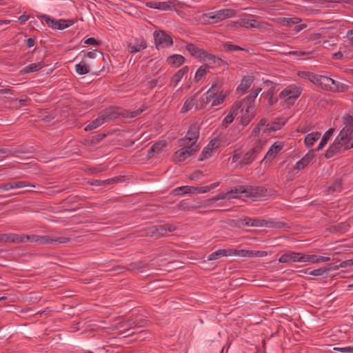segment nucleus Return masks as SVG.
Returning a JSON list of instances; mask_svg holds the SVG:
<instances>
[{"label":"nucleus","mask_w":353,"mask_h":353,"mask_svg":"<svg viewBox=\"0 0 353 353\" xmlns=\"http://www.w3.org/2000/svg\"><path fill=\"white\" fill-rule=\"evenodd\" d=\"M145 110V108H139L134 111L124 110L121 111L119 108L114 107H110L106 108L99 113L101 118L103 119V123L111 121L119 116L124 118H134L137 117Z\"/></svg>","instance_id":"nucleus-1"},{"label":"nucleus","mask_w":353,"mask_h":353,"mask_svg":"<svg viewBox=\"0 0 353 353\" xmlns=\"http://www.w3.org/2000/svg\"><path fill=\"white\" fill-rule=\"evenodd\" d=\"M253 96H247L242 101L236 103L230 110L228 114L223 119L222 121V126L225 128L233 121L234 118L238 114L239 112H243L244 108L247 109L250 107Z\"/></svg>","instance_id":"nucleus-2"},{"label":"nucleus","mask_w":353,"mask_h":353,"mask_svg":"<svg viewBox=\"0 0 353 353\" xmlns=\"http://www.w3.org/2000/svg\"><path fill=\"white\" fill-rule=\"evenodd\" d=\"M267 192L263 188L258 186L251 185H239L231 188L230 190L228 191L229 195L233 194H245L246 197H251L254 199H258L265 195Z\"/></svg>","instance_id":"nucleus-3"},{"label":"nucleus","mask_w":353,"mask_h":353,"mask_svg":"<svg viewBox=\"0 0 353 353\" xmlns=\"http://www.w3.org/2000/svg\"><path fill=\"white\" fill-rule=\"evenodd\" d=\"M176 227L170 223L164 225H152L147 228L144 230V234L142 236H150L155 239H159L168 232H173L176 230Z\"/></svg>","instance_id":"nucleus-4"},{"label":"nucleus","mask_w":353,"mask_h":353,"mask_svg":"<svg viewBox=\"0 0 353 353\" xmlns=\"http://www.w3.org/2000/svg\"><path fill=\"white\" fill-rule=\"evenodd\" d=\"M236 14V10L227 8L209 12L205 16L212 20V23H217L234 17Z\"/></svg>","instance_id":"nucleus-5"},{"label":"nucleus","mask_w":353,"mask_h":353,"mask_svg":"<svg viewBox=\"0 0 353 353\" xmlns=\"http://www.w3.org/2000/svg\"><path fill=\"white\" fill-rule=\"evenodd\" d=\"M199 137V128L196 125H191L186 134V136L179 140V146H185V145L194 144V147L197 146L196 142Z\"/></svg>","instance_id":"nucleus-6"},{"label":"nucleus","mask_w":353,"mask_h":353,"mask_svg":"<svg viewBox=\"0 0 353 353\" xmlns=\"http://www.w3.org/2000/svg\"><path fill=\"white\" fill-rule=\"evenodd\" d=\"M261 91V88H257L254 91L252 92L248 95V96H253V97L254 96V97H253V99H252V103L250 104V107L248 109L246 108H244L243 111H245V113L241 117V123L243 125H245V126L247 125L251 121V120L253 119V117H254V114H255L254 107V100Z\"/></svg>","instance_id":"nucleus-7"},{"label":"nucleus","mask_w":353,"mask_h":353,"mask_svg":"<svg viewBox=\"0 0 353 353\" xmlns=\"http://www.w3.org/2000/svg\"><path fill=\"white\" fill-rule=\"evenodd\" d=\"M181 147V148L176 151L173 154V160L176 162L185 161L188 157L199 150L198 146L194 147V144L185 145V146Z\"/></svg>","instance_id":"nucleus-8"},{"label":"nucleus","mask_w":353,"mask_h":353,"mask_svg":"<svg viewBox=\"0 0 353 353\" xmlns=\"http://www.w3.org/2000/svg\"><path fill=\"white\" fill-rule=\"evenodd\" d=\"M154 43L157 48L169 47L172 45L173 41L171 37L166 34L165 31H155L154 32Z\"/></svg>","instance_id":"nucleus-9"},{"label":"nucleus","mask_w":353,"mask_h":353,"mask_svg":"<svg viewBox=\"0 0 353 353\" xmlns=\"http://www.w3.org/2000/svg\"><path fill=\"white\" fill-rule=\"evenodd\" d=\"M41 17L46 21V23L48 24L49 27L57 30H63L66 28L70 27L74 23L73 20H56L55 19L50 18L49 16L47 15H43Z\"/></svg>","instance_id":"nucleus-10"},{"label":"nucleus","mask_w":353,"mask_h":353,"mask_svg":"<svg viewBox=\"0 0 353 353\" xmlns=\"http://www.w3.org/2000/svg\"><path fill=\"white\" fill-rule=\"evenodd\" d=\"M347 145L345 142H341L336 138L334 143L329 147L325 152V157L329 159L334 157L335 154L340 153L342 150H347L352 148H347Z\"/></svg>","instance_id":"nucleus-11"},{"label":"nucleus","mask_w":353,"mask_h":353,"mask_svg":"<svg viewBox=\"0 0 353 353\" xmlns=\"http://www.w3.org/2000/svg\"><path fill=\"white\" fill-rule=\"evenodd\" d=\"M262 145L260 143H256L250 150L245 154L243 159L239 162L241 165H246L250 164L256 155L261 152Z\"/></svg>","instance_id":"nucleus-12"},{"label":"nucleus","mask_w":353,"mask_h":353,"mask_svg":"<svg viewBox=\"0 0 353 353\" xmlns=\"http://www.w3.org/2000/svg\"><path fill=\"white\" fill-rule=\"evenodd\" d=\"M311 82L322 89L330 91L333 79L327 76L316 74L311 77Z\"/></svg>","instance_id":"nucleus-13"},{"label":"nucleus","mask_w":353,"mask_h":353,"mask_svg":"<svg viewBox=\"0 0 353 353\" xmlns=\"http://www.w3.org/2000/svg\"><path fill=\"white\" fill-rule=\"evenodd\" d=\"M301 94L300 89L296 85L286 87L279 94V97L285 101L296 99Z\"/></svg>","instance_id":"nucleus-14"},{"label":"nucleus","mask_w":353,"mask_h":353,"mask_svg":"<svg viewBox=\"0 0 353 353\" xmlns=\"http://www.w3.org/2000/svg\"><path fill=\"white\" fill-rule=\"evenodd\" d=\"M280 263H303V254L300 252H290L281 256L279 259Z\"/></svg>","instance_id":"nucleus-15"},{"label":"nucleus","mask_w":353,"mask_h":353,"mask_svg":"<svg viewBox=\"0 0 353 353\" xmlns=\"http://www.w3.org/2000/svg\"><path fill=\"white\" fill-rule=\"evenodd\" d=\"M315 154L313 150L308 152L301 160L296 162L294 169L300 171L304 169L314 158Z\"/></svg>","instance_id":"nucleus-16"},{"label":"nucleus","mask_w":353,"mask_h":353,"mask_svg":"<svg viewBox=\"0 0 353 353\" xmlns=\"http://www.w3.org/2000/svg\"><path fill=\"white\" fill-rule=\"evenodd\" d=\"M197 94H194L193 96L188 97L185 98L183 105L181 110V113H186L188 111L192 110L194 108H198V103L196 102Z\"/></svg>","instance_id":"nucleus-17"},{"label":"nucleus","mask_w":353,"mask_h":353,"mask_svg":"<svg viewBox=\"0 0 353 353\" xmlns=\"http://www.w3.org/2000/svg\"><path fill=\"white\" fill-rule=\"evenodd\" d=\"M147 48V43L143 38L137 39L133 43L128 44V50L130 53L139 52Z\"/></svg>","instance_id":"nucleus-18"},{"label":"nucleus","mask_w":353,"mask_h":353,"mask_svg":"<svg viewBox=\"0 0 353 353\" xmlns=\"http://www.w3.org/2000/svg\"><path fill=\"white\" fill-rule=\"evenodd\" d=\"M39 243L40 244H47V243H65L70 241V239L64 236H60L56 239L50 238L48 236H39Z\"/></svg>","instance_id":"nucleus-19"},{"label":"nucleus","mask_w":353,"mask_h":353,"mask_svg":"<svg viewBox=\"0 0 353 353\" xmlns=\"http://www.w3.org/2000/svg\"><path fill=\"white\" fill-rule=\"evenodd\" d=\"M146 6L158 9L161 10H170L173 7V3L171 1H164V2H158V1H151L146 3Z\"/></svg>","instance_id":"nucleus-20"},{"label":"nucleus","mask_w":353,"mask_h":353,"mask_svg":"<svg viewBox=\"0 0 353 353\" xmlns=\"http://www.w3.org/2000/svg\"><path fill=\"white\" fill-rule=\"evenodd\" d=\"M283 148V145L281 143L276 142L270 148L266 153L263 161L272 160Z\"/></svg>","instance_id":"nucleus-21"},{"label":"nucleus","mask_w":353,"mask_h":353,"mask_svg":"<svg viewBox=\"0 0 353 353\" xmlns=\"http://www.w3.org/2000/svg\"><path fill=\"white\" fill-rule=\"evenodd\" d=\"M23 241L24 238L17 234H0V242L21 243Z\"/></svg>","instance_id":"nucleus-22"},{"label":"nucleus","mask_w":353,"mask_h":353,"mask_svg":"<svg viewBox=\"0 0 353 353\" xmlns=\"http://www.w3.org/2000/svg\"><path fill=\"white\" fill-rule=\"evenodd\" d=\"M253 77L251 76L244 77L239 85L236 90L239 94H243L253 83Z\"/></svg>","instance_id":"nucleus-23"},{"label":"nucleus","mask_w":353,"mask_h":353,"mask_svg":"<svg viewBox=\"0 0 353 353\" xmlns=\"http://www.w3.org/2000/svg\"><path fill=\"white\" fill-rule=\"evenodd\" d=\"M232 252L230 249H221L212 252L208 256V261H214L223 256H232Z\"/></svg>","instance_id":"nucleus-24"},{"label":"nucleus","mask_w":353,"mask_h":353,"mask_svg":"<svg viewBox=\"0 0 353 353\" xmlns=\"http://www.w3.org/2000/svg\"><path fill=\"white\" fill-rule=\"evenodd\" d=\"M239 223L243 226L261 227L262 219L245 217L239 220Z\"/></svg>","instance_id":"nucleus-25"},{"label":"nucleus","mask_w":353,"mask_h":353,"mask_svg":"<svg viewBox=\"0 0 353 353\" xmlns=\"http://www.w3.org/2000/svg\"><path fill=\"white\" fill-rule=\"evenodd\" d=\"M165 141H161L157 143H155L148 150V156L149 158L153 157L155 154H159L161 152L164 147L166 145Z\"/></svg>","instance_id":"nucleus-26"},{"label":"nucleus","mask_w":353,"mask_h":353,"mask_svg":"<svg viewBox=\"0 0 353 353\" xmlns=\"http://www.w3.org/2000/svg\"><path fill=\"white\" fill-rule=\"evenodd\" d=\"M186 50L194 57L201 59L203 57L205 50L199 48L198 46L188 43L186 46Z\"/></svg>","instance_id":"nucleus-27"},{"label":"nucleus","mask_w":353,"mask_h":353,"mask_svg":"<svg viewBox=\"0 0 353 353\" xmlns=\"http://www.w3.org/2000/svg\"><path fill=\"white\" fill-rule=\"evenodd\" d=\"M321 133L319 132H313L307 134L305 137V143L307 148L312 147L314 143L320 139Z\"/></svg>","instance_id":"nucleus-28"},{"label":"nucleus","mask_w":353,"mask_h":353,"mask_svg":"<svg viewBox=\"0 0 353 353\" xmlns=\"http://www.w3.org/2000/svg\"><path fill=\"white\" fill-rule=\"evenodd\" d=\"M44 63L42 62L34 63H31L26 67H24L21 70V74H28L33 72H37L41 70L44 67Z\"/></svg>","instance_id":"nucleus-29"},{"label":"nucleus","mask_w":353,"mask_h":353,"mask_svg":"<svg viewBox=\"0 0 353 353\" xmlns=\"http://www.w3.org/2000/svg\"><path fill=\"white\" fill-rule=\"evenodd\" d=\"M232 252V256H247V257H253L258 256L259 252H254L252 250H236V249H230Z\"/></svg>","instance_id":"nucleus-30"},{"label":"nucleus","mask_w":353,"mask_h":353,"mask_svg":"<svg viewBox=\"0 0 353 353\" xmlns=\"http://www.w3.org/2000/svg\"><path fill=\"white\" fill-rule=\"evenodd\" d=\"M216 94L211 92V91L208 90L201 98L199 100V109L203 108L207 104H208L210 101L212 102Z\"/></svg>","instance_id":"nucleus-31"},{"label":"nucleus","mask_w":353,"mask_h":353,"mask_svg":"<svg viewBox=\"0 0 353 353\" xmlns=\"http://www.w3.org/2000/svg\"><path fill=\"white\" fill-rule=\"evenodd\" d=\"M349 89V85L333 79L332 84L330 88V91L334 92H343Z\"/></svg>","instance_id":"nucleus-32"},{"label":"nucleus","mask_w":353,"mask_h":353,"mask_svg":"<svg viewBox=\"0 0 353 353\" xmlns=\"http://www.w3.org/2000/svg\"><path fill=\"white\" fill-rule=\"evenodd\" d=\"M167 61L169 64L174 65L175 67H179L181 64H183L185 61V58L180 54H174L170 56L167 59Z\"/></svg>","instance_id":"nucleus-33"},{"label":"nucleus","mask_w":353,"mask_h":353,"mask_svg":"<svg viewBox=\"0 0 353 353\" xmlns=\"http://www.w3.org/2000/svg\"><path fill=\"white\" fill-rule=\"evenodd\" d=\"M76 72L81 75L86 74L90 72V67L87 65L85 60H83L75 65Z\"/></svg>","instance_id":"nucleus-34"},{"label":"nucleus","mask_w":353,"mask_h":353,"mask_svg":"<svg viewBox=\"0 0 353 353\" xmlns=\"http://www.w3.org/2000/svg\"><path fill=\"white\" fill-rule=\"evenodd\" d=\"M334 132V129L330 128L323 134L316 150H320L323 149V148L327 144V141L330 140V137L332 136Z\"/></svg>","instance_id":"nucleus-35"},{"label":"nucleus","mask_w":353,"mask_h":353,"mask_svg":"<svg viewBox=\"0 0 353 353\" xmlns=\"http://www.w3.org/2000/svg\"><path fill=\"white\" fill-rule=\"evenodd\" d=\"M103 123V119L101 118L100 115L98 114V118L93 120L88 125H87L85 127V131L92 130L94 129H96L97 128H98Z\"/></svg>","instance_id":"nucleus-36"},{"label":"nucleus","mask_w":353,"mask_h":353,"mask_svg":"<svg viewBox=\"0 0 353 353\" xmlns=\"http://www.w3.org/2000/svg\"><path fill=\"white\" fill-rule=\"evenodd\" d=\"M189 70V68L188 66H185L183 68H182L181 69H180L172 77V81H174L175 83V84L176 85L179 81L181 79V78L186 74L188 73Z\"/></svg>","instance_id":"nucleus-37"},{"label":"nucleus","mask_w":353,"mask_h":353,"mask_svg":"<svg viewBox=\"0 0 353 353\" xmlns=\"http://www.w3.org/2000/svg\"><path fill=\"white\" fill-rule=\"evenodd\" d=\"M202 58L211 61L214 63H217L219 65H221L222 64L227 65V63L221 58L216 57V56L209 54L205 51Z\"/></svg>","instance_id":"nucleus-38"},{"label":"nucleus","mask_w":353,"mask_h":353,"mask_svg":"<svg viewBox=\"0 0 353 353\" xmlns=\"http://www.w3.org/2000/svg\"><path fill=\"white\" fill-rule=\"evenodd\" d=\"M338 139L341 142H345L347 145H351L352 138H350V135L345 132V130H341L339 134L337 136Z\"/></svg>","instance_id":"nucleus-39"},{"label":"nucleus","mask_w":353,"mask_h":353,"mask_svg":"<svg viewBox=\"0 0 353 353\" xmlns=\"http://www.w3.org/2000/svg\"><path fill=\"white\" fill-rule=\"evenodd\" d=\"M241 26L245 28H261V22L254 19H245L242 21Z\"/></svg>","instance_id":"nucleus-40"},{"label":"nucleus","mask_w":353,"mask_h":353,"mask_svg":"<svg viewBox=\"0 0 353 353\" xmlns=\"http://www.w3.org/2000/svg\"><path fill=\"white\" fill-rule=\"evenodd\" d=\"M208 67L206 65H202L198 68L195 73L194 81H200L207 73Z\"/></svg>","instance_id":"nucleus-41"},{"label":"nucleus","mask_w":353,"mask_h":353,"mask_svg":"<svg viewBox=\"0 0 353 353\" xmlns=\"http://www.w3.org/2000/svg\"><path fill=\"white\" fill-rule=\"evenodd\" d=\"M196 190H197V188H196V187L186 185V186H181V187H179V188H178L177 189H176V190H175V191H176V192H178V191H183V192L182 193V194H193V193H196ZM180 194V193L176 192V194Z\"/></svg>","instance_id":"nucleus-42"},{"label":"nucleus","mask_w":353,"mask_h":353,"mask_svg":"<svg viewBox=\"0 0 353 353\" xmlns=\"http://www.w3.org/2000/svg\"><path fill=\"white\" fill-rule=\"evenodd\" d=\"M266 120L265 119H261L256 126L259 127L263 133L274 132L276 130V128L269 126L268 125L265 126Z\"/></svg>","instance_id":"nucleus-43"},{"label":"nucleus","mask_w":353,"mask_h":353,"mask_svg":"<svg viewBox=\"0 0 353 353\" xmlns=\"http://www.w3.org/2000/svg\"><path fill=\"white\" fill-rule=\"evenodd\" d=\"M225 93L224 94L223 92H219V94L215 95L214 99L212 100L211 105L213 107L220 105L225 101Z\"/></svg>","instance_id":"nucleus-44"},{"label":"nucleus","mask_w":353,"mask_h":353,"mask_svg":"<svg viewBox=\"0 0 353 353\" xmlns=\"http://www.w3.org/2000/svg\"><path fill=\"white\" fill-rule=\"evenodd\" d=\"M223 85V82L219 79H215L212 82L211 88L208 90L214 94H217Z\"/></svg>","instance_id":"nucleus-45"},{"label":"nucleus","mask_w":353,"mask_h":353,"mask_svg":"<svg viewBox=\"0 0 353 353\" xmlns=\"http://www.w3.org/2000/svg\"><path fill=\"white\" fill-rule=\"evenodd\" d=\"M145 268V264L143 262L138 261L128 265L127 269L131 271H141Z\"/></svg>","instance_id":"nucleus-46"},{"label":"nucleus","mask_w":353,"mask_h":353,"mask_svg":"<svg viewBox=\"0 0 353 353\" xmlns=\"http://www.w3.org/2000/svg\"><path fill=\"white\" fill-rule=\"evenodd\" d=\"M319 256L315 254H303V263H319Z\"/></svg>","instance_id":"nucleus-47"},{"label":"nucleus","mask_w":353,"mask_h":353,"mask_svg":"<svg viewBox=\"0 0 353 353\" xmlns=\"http://www.w3.org/2000/svg\"><path fill=\"white\" fill-rule=\"evenodd\" d=\"M331 265H328V268H319L316 270H313L308 272V274L312 276H322L327 271L330 270L331 268L330 267Z\"/></svg>","instance_id":"nucleus-48"},{"label":"nucleus","mask_w":353,"mask_h":353,"mask_svg":"<svg viewBox=\"0 0 353 353\" xmlns=\"http://www.w3.org/2000/svg\"><path fill=\"white\" fill-rule=\"evenodd\" d=\"M341 190V181L340 180L335 181L333 184L328 188L329 193L339 192Z\"/></svg>","instance_id":"nucleus-49"},{"label":"nucleus","mask_w":353,"mask_h":353,"mask_svg":"<svg viewBox=\"0 0 353 353\" xmlns=\"http://www.w3.org/2000/svg\"><path fill=\"white\" fill-rule=\"evenodd\" d=\"M212 151L213 150H212V148L206 146L202 151L201 157H199V160L203 161L211 157Z\"/></svg>","instance_id":"nucleus-50"},{"label":"nucleus","mask_w":353,"mask_h":353,"mask_svg":"<svg viewBox=\"0 0 353 353\" xmlns=\"http://www.w3.org/2000/svg\"><path fill=\"white\" fill-rule=\"evenodd\" d=\"M236 196H230L228 192H227L220 193L219 194L212 198L210 200L212 201H217L219 200H223V199H226L236 198Z\"/></svg>","instance_id":"nucleus-51"},{"label":"nucleus","mask_w":353,"mask_h":353,"mask_svg":"<svg viewBox=\"0 0 353 353\" xmlns=\"http://www.w3.org/2000/svg\"><path fill=\"white\" fill-rule=\"evenodd\" d=\"M222 46L228 51H238L243 50L240 46L230 43H225Z\"/></svg>","instance_id":"nucleus-52"},{"label":"nucleus","mask_w":353,"mask_h":353,"mask_svg":"<svg viewBox=\"0 0 353 353\" xmlns=\"http://www.w3.org/2000/svg\"><path fill=\"white\" fill-rule=\"evenodd\" d=\"M12 185H13L14 189V188H22L29 187V186L32 187V188L35 187V185H30L27 181H13L12 182Z\"/></svg>","instance_id":"nucleus-53"},{"label":"nucleus","mask_w":353,"mask_h":353,"mask_svg":"<svg viewBox=\"0 0 353 353\" xmlns=\"http://www.w3.org/2000/svg\"><path fill=\"white\" fill-rule=\"evenodd\" d=\"M322 44L325 48L331 49L332 47L336 45V39L333 37H330L328 40H323Z\"/></svg>","instance_id":"nucleus-54"},{"label":"nucleus","mask_w":353,"mask_h":353,"mask_svg":"<svg viewBox=\"0 0 353 353\" xmlns=\"http://www.w3.org/2000/svg\"><path fill=\"white\" fill-rule=\"evenodd\" d=\"M343 124L347 126H353V117L346 114L343 117Z\"/></svg>","instance_id":"nucleus-55"},{"label":"nucleus","mask_w":353,"mask_h":353,"mask_svg":"<svg viewBox=\"0 0 353 353\" xmlns=\"http://www.w3.org/2000/svg\"><path fill=\"white\" fill-rule=\"evenodd\" d=\"M39 236L37 235H31V236H21V238H24V241L23 242H26L28 241H30L31 242H37L39 243Z\"/></svg>","instance_id":"nucleus-56"},{"label":"nucleus","mask_w":353,"mask_h":353,"mask_svg":"<svg viewBox=\"0 0 353 353\" xmlns=\"http://www.w3.org/2000/svg\"><path fill=\"white\" fill-rule=\"evenodd\" d=\"M334 350L341 352L353 353L352 346H348L345 347H334Z\"/></svg>","instance_id":"nucleus-57"},{"label":"nucleus","mask_w":353,"mask_h":353,"mask_svg":"<svg viewBox=\"0 0 353 353\" xmlns=\"http://www.w3.org/2000/svg\"><path fill=\"white\" fill-rule=\"evenodd\" d=\"M275 222L274 221H266L262 219L261 227H266L270 228H275Z\"/></svg>","instance_id":"nucleus-58"},{"label":"nucleus","mask_w":353,"mask_h":353,"mask_svg":"<svg viewBox=\"0 0 353 353\" xmlns=\"http://www.w3.org/2000/svg\"><path fill=\"white\" fill-rule=\"evenodd\" d=\"M126 321L128 322V323H127L128 327L126 328V331H129L130 329H132V328L139 326V323H137L133 319H129Z\"/></svg>","instance_id":"nucleus-59"},{"label":"nucleus","mask_w":353,"mask_h":353,"mask_svg":"<svg viewBox=\"0 0 353 353\" xmlns=\"http://www.w3.org/2000/svg\"><path fill=\"white\" fill-rule=\"evenodd\" d=\"M283 21L286 22L287 24H298L301 21V19L297 17L284 18Z\"/></svg>","instance_id":"nucleus-60"},{"label":"nucleus","mask_w":353,"mask_h":353,"mask_svg":"<svg viewBox=\"0 0 353 353\" xmlns=\"http://www.w3.org/2000/svg\"><path fill=\"white\" fill-rule=\"evenodd\" d=\"M353 265V260H346L343 261L339 264V265L336 266L335 269H338L339 268H347Z\"/></svg>","instance_id":"nucleus-61"},{"label":"nucleus","mask_w":353,"mask_h":353,"mask_svg":"<svg viewBox=\"0 0 353 353\" xmlns=\"http://www.w3.org/2000/svg\"><path fill=\"white\" fill-rule=\"evenodd\" d=\"M321 37V34L320 33H313L310 35L309 39L310 41H316V43H320L321 41L319 40Z\"/></svg>","instance_id":"nucleus-62"},{"label":"nucleus","mask_w":353,"mask_h":353,"mask_svg":"<svg viewBox=\"0 0 353 353\" xmlns=\"http://www.w3.org/2000/svg\"><path fill=\"white\" fill-rule=\"evenodd\" d=\"M11 189H14L12 182L7 183L0 186V190L3 191H8Z\"/></svg>","instance_id":"nucleus-63"},{"label":"nucleus","mask_w":353,"mask_h":353,"mask_svg":"<svg viewBox=\"0 0 353 353\" xmlns=\"http://www.w3.org/2000/svg\"><path fill=\"white\" fill-rule=\"evenodd\" d=\"M127 323L128 322L126 321H120L117 324L116 327L117 329H123L124 331H126V328L128 327Z\"/></svg>","instance_id":"nucleus-64"}]
</instances>
